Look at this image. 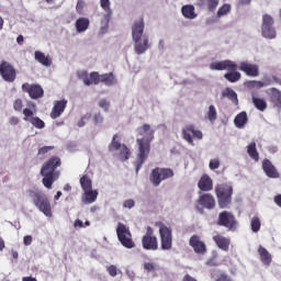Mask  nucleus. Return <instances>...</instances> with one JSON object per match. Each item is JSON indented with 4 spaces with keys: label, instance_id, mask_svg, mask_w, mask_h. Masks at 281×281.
Instances as JSON below:
<instances>
[{
    "label": "nucleus",
    "instance_id": "nucleus-53",
    "mask_svg": "<svg viewBox=\"0 0 281 281\" xmlns=\"http://www.w3.org/2000/svg\"><path fill=\"white\" fill-rule=\"evenodd\" d=\"M123 207H125V210H133V207H135V200L133 199L125 200L123 202Z\"/></svg>",
    "mask_w": 281,
    "mask_h": 281
},
{
    "label": "nucleus",
    "instance_id": "nucleus-54",
    "mask_svg": "<svg viewBox=\"0 0 281 281\" xmlns=\"http://www.w3.org/2000/svg\"><path fill=\"white\" fill-rule=\"evenodd\" d=\"M99 106H100V109H103V111H109V109L111 106V102H109L105 99H102L99 101Z\"/></svg>",
    "mask_w": 281,
    "mask_h": 281
},
{
    "label": "nucleus",
    "instance_id": "nucleus-17",
    "mask_svg": "<svg viewBox=\"0 0 281 281\" xmlns=\"http://www.w3.org/2000/svg\"><path fill=\"white\" fill-rule=\"evenodd\" d=\"M189 245L199 256H205L207 254V246L201 240L200 236L193 235L190 238Z\"/></svg>",
    "mask_w": 281,
    "mask_h": 281
},
{
    "label": "nucleus",
    "instance_id": "nucleus-9",
    "mask_svg": "<svg viewBox=\"0 0 281 281\" xmlns=\"http://www.w3.org/2000/svg\"><path fill=\"white\" fill-rule=\"evenodd\" d=\"M172 177H175L172 169L157 167L150 172L149 181L155 188H158V186H161L162 181L172 179Z\"/></svg>",
    "mask_w": 281,
    "mask_h": 281
},
{
    "label": "nucleus",
    "instance_id": "nucleus-12",
    "mask_svg": "<svg viewBox=\"0 0 281 281\" xmlns=\"http://www.w3.org/2000/svg\"><path fill=\"white\" fill-rule=\"evenodd\" d=\"M143 249L147 251H157L159 249V241L157 236H155V231L153 227H147L146 234L142 238Z\"/></svg>",
    "mask_w": 281,
    "mask_h": 281
},
{
    "label": "nucleus",
    "instance_id": "nucleus-31",
    "mask_svg": "<svg viewBox=\"0 0 281 281\" xmlns=\"http://www.w3.org/2000/svg\"><path fill=\"white\" fill-rule=\"evenodd\" d=\"M267 94L271 97L272 102L277 104V106H281V91L276 88H270L267 91Z\"/></svg>",
    "mask_w": 281,
    "mask_h": 281
},
{
    "label": "nucleus",
    "instance_id": "nucleus-57",
    "mask_svg": "<svg viewBox=\"0 0 281 281\" xmlns=\"http://www.w3.org/2000/svg\"><path fill=\"white\" fill-rule=\"evenodd\" d=\"M192 133H193V137H195V139H203V132L194 128V125H192Z\"/></svg>",
    "mask_w": 281,
    "mask_h": 281
},
{
    "label": "nucleus",
    "instance_id": "nucleus-34",
    "mask_svg": "<svg viewBox=\"0 0 281 281\" xmlns=\"http://www.w3.org/2000/svg\"><path fill=\"white\" fill-rule=\"evenodd\" d=\"M80 186L83 192L87 190H93V182L91 181V178L87 175L80 178Z\"/></svg>",
    "mask_w": 281,
    "mask_h": 281
},
{
    "label": "nucleus",
    "instance_id": "nucleus-20",
    "mask_svg": "<svg viewBox=\"0 0 281 281\" xmlns=\"http://www.w3.org/2000/svg\"><path fill=\"white\" fill-rule=\"evenodd\" d=\"M262 170L270 179H280V173L278 172V169H276L273 164H271V160L265 159L262 161Z\"/></svg>",
    "mask_w": 281,
    "mask_h": 281
},
{
    "label": "nucleus",
    "instance_id": "nucleus-10",
    "mask_svg": "<svg viewBox=\"0 0 281 281\" xmlns=\"http://www.w3.org/2000/svg\"><path fill=\"white\" fill-rule=\"evenodd\" d=\"M110 153H113V155H116L121 161H126V159H130L131 157V150L126 145H122L120 143V135L115 134L112 138L111 144L109 145Z\"/></svg>",
    "mask_w": 281,
    "mask_h": 281
},
{
    "label": "nucleus",
    "instance_id": "nucleus-27",
    "mask_svg": "<svg viewBox=\"0 0 281 281\" xmlns=\"http://www.w3.org/2000/svg\"><path fill=\"white\" fill-rule=\"evenodd\" d=\"M198 188H200L203 192H210V190L214 188V182L212 181V178H210V176L204 175L199 180Z\"/></svg>",
    "mask_w": 281,
    "mask_h": 281
},
{
    "label": "nucleus",
    "instance_id": "nucleus-14",
    "mask_svg": "<svg viewBox=\"0 0 281 281\" xmlns=\"http://www.w3.org/2000/svg\"><path fill=\"white\" fill-rule=\"evenodd\" d=\"M0 76L5 80V82H14V80H16V70L10 63L2 61L0 64Z\"/></svg>",
    "mask_w": 281,
    "mask_h": 281
},
{
    "label": "nucleus",
    "instance_id": "nucleus-6",
    "mask_svg": "<svg viewBox=\"0 0 281 281\" xmlns=\"http://www.w3.org/2000/svg\"><path fill=\"white\" fill-rule=\"evenodd\" d=\"M215 194L217 196L218 205L222 210L232 205V194H234V188L231 184H216Z\"/></svg>",
    "mask_w": 281,
    "mask_h": 281
},
{
    "label": "nucleus",
    "instance_id": "nucleus-16",
    "mask_svg": "<svg viewBox=\"0 0 281 281\" xmlns=\"http://www.w3.org/2000/svg\"><path fill=\"white\" fill-rule=\"evenodd\" d=\"M78 78H80L87 87H90V85H100V82H102V75L98 72H91L89 76L87 71L82 70L78 72Z\"/></svg>",
    "mask_w": 281,
    "mask_h": 281
},
{
    "label": "nucleus",
    "instance_id": "nucleus-25",
    "mask_svg": "<svg viewBox=\"0 0 281 281\" xmlns=\"http://www.w3.org/2000/svg\"><path fill=\"white\" fill-rule=\"evenodd\" d=\"M258 255H259V260L265 265V267H271V262H273V256L267 248L259 246L258 248Z\"/></svg>",
    "mask_w": 281,
    "mask_h": 281
},
{
    "label": "nucleus",
    "instance_id": "nucleus-36",
    "mask_svg": "<svg viewBox=\"0 0 281 281\" xmlns=\"http://www.w3.org/2000/svg\"><path fill=\"white\" fill-rule=\"evenodd\" d=\"M223 97L228 98V100L234 102V104H238V94L236 93V91H234V89L226 88L223 91Z\"/></svg>",
    "mask_w": 281,
    "mask_h": 281
},
{
    "label": "nucleus",
    "instance_id": "nucleus-5",
    "mask_svg": "<svg viewBox=\"0 0 281 281\" xmlns=\"http://www.w3.org/2000/svg\"><path fill=\"white\" fill-rule=\"evenodd\" d=\"M29 196L32 199L35 207H37L44 216L52 218V203L46 194H43L41 191L29 190Z\"/></svg>",
    "mask_w": 281,
    "mask_h": 281
},
{
    "label": "nucleus",
    "instance_id": "nucleus-52",
    "mask_svg": "<svg viewBox=\"0 0 281 281\" xmlns=\"http://www.w3.org/2000/svg\"><path fill=\"white\" fill-rule=\"evenodd\" d=\"M93 122L97 126H100V124H102V122H104V116H102V113L97 112L93 116Z\"/></svg>",
    "mask_w": 281,
    "mask_h": 281
},
{
    "label": "nucleus",
    "instance_id": "nucleus-32",
    "mask_svg": "<svg viewBox=\"0 0 281 281\" xmlns=\"http://www.w3.org/2000/svg\"><path fill=\"white\" fill-rule=\"evenodd\" d=\"M193 133H192V125H187L182 128V138L187 140L190 146H194V140L192 139Z\"/></svg>",
    "mask_w": 281,
    "mask_h": 281
},
{
    "label": "nucleus",
    "instance_id": "nucleus-62",
    "mask_svg": "<svg viewBox=\"0 0 281 281\" xmlns=\"http://www.w3.org/2000/svg\"><path fill=\"white\" fill-rule=\"evenodd\" d=\"M182 281H198L196 279H194V277H191L190 274H187L183 277Z\"/></svg>",
    "mask_w": 281,
    "mask_h": 281
},
{
    "label": "nucleus",
    "instance_id": "nucleus-47",
    "mask_svg": "<svg viewBox=\"0 0 281 281\" xmlns=\"http://www.w3.org/2000/svg\"><path fill=\"white\" fill-rule=\"evenodd\" d=\"M273 26V18L269 14H265L262 16L261 27H272Z\"/></svg>",
    "mask_w": 281,
    "mask_h": 281
},
{
    "label": "nucleus",
    "instance_id": "nucleus-49",
    "mask_svg": "<svg viewBox=\"0 0 281 281\" xmlns=\"http://www.w3.org/2000/svg\"><path fill=\"white\" fill-rule=\"evenodd\" d=\"M87 8V2L85 0H78L76 4L77 14H85V9Z\"/></svg>",
    "mask_w": 281,
    "mask_h": 281
},
{
    "label": "nucleus",
    "instance_id": "nucleus-56",
    "mask_svg": "<svg viewBox=\"0 0 281 281\" xmlns=\"http://www.w3.org/2000/svg\"><path fill=\"white\" fill-rule=\"evenodd\" d=\"M33 241H34V238L32 237V235H25L23 237V245L25 247H30V245H32Z\"/></svg>",
    "mask_w": 281,
    "mask_h": 281
},
{
    "label": "nucleus",
    "instance_id": "nucleus-33",
    "mask_svg": "<svg viewBox=\"0 0 281 281\" xmlns=\"http://www.w3.org/2000/svg\"><path fill=\"white\" fill-rule=\"evenodd\" d=\"M245 87H247L248 89H262V87H269V83L268 81H257V80H249V81H246L245 83Z\"/></svg>",
    "mask_w": 281,
    "mask_h": 281
},
{
    "label": "nucleus",
    "instance_id": "nucleus-35",
    "mask_svg": "<svg viewBox=\"0 0 281 281\" xmlns=\"http://www.w3.org/2000/svg\"><path fill=\"white\" fill-rule=\"evenodd\" d=\"M247 153L249 157L254 159V161H259L260 155L258 154V149L256 148V143L252 142L247 146Z\"/></svg>",
    "mask_w": 281,
    "mask_h": 281
},
{
    "label": "nucleus",
    "instance_id": "nucleus-41",
    "mask_svg": "<svg viewBox=\"0 0 281 281\" xmlns=\"http://www.w3.org/2000/svg\"><path fill=\"white\" fill-rule=\"evenodd\" d=\"M205 117L206 120H209V122H211V124H214V122H216V119L218 117L216 113V106L210 105Z\"/></svg>",
    "mask_w": 281,
    "mask_h": 281
},
{
    "label": "nucleus",
    "instance_id": "nucleus-29",
    "mask_svg": "<svg viewBox=\"0 0 281 281\" xmlns=\"http://www.w3.org/2000/svg\"><path fill=\"white\" fill-rule=\"evenodd\" d=\"M247 122H249V117L247 116V112L243 111L237 114L234 119V124L236 128H243L246 126Z\"/></svg>",
    "mask_w": 281,
    "mask_h": 281
},
{
    "label": "nucleus",
    "instance_id": "nucleus-8",
    "mask_svg": "<svg viewBox=\"0 0 281 281\" xmlns=\"http://www.w3.org/2000/svg\"><path fill=\"white\" fill-rule=\"evenodd\" d=\"M37 112L38 110L36 109V103L29 102L27 106L23 110V120L24 122H30L32 126H35V128H45V122L38 119V116H34Z\"/></svg>",
    "mask_w": 281,
    "mask_h": 281
},
{
    "label": "nucleus",
    "instance_id": "nucleus-60",
    "mask_svg": "<svg viewBox=\"0 0 281 281\" xmlns=\"http://www.w3.org/2000/svg\"><path fill=\"white\" fill-rule=\"evenodd\" d=\"M10 124L12 126H16V124H19V117L16 116H12L10 120H9Z\"/></svg>",
    "mask_w": 281,
    "mask_h": 281
},
{
    "label": "nucleus",
    "instance_id": "nucleus-64",
    "mask_svg": "<svg viewBox=\"0 0 281 281\" xmlns=\"http://www.w3.org/2000/svg\"><path fill=\"white\" fill-rule=\"evenodd\" d=\"M22 281H36V279L32 278V277H24L22 279Z\"/></svg>",
    "mask_w": 281,
    "mask_h": 281
},
{
    "label": "nucleus",
    "instance_id": "nucleus-4",
    "mask_svg": "<svg viewBox=\"0 0 281 281\" xmlns=\"http://www.w3.org/2000/svg\"><path fill=\"white\" fill-rule=\"evenodd\" d=\"M210 69L212 71H228L224 75V78L228 80V82H238L243 75H240L238 70V64L232 61L229 59L222 61H213L210 64Z\"/></svg>",
    "mask_w": 281,
    "mask_h": 281
},
{
    "label": "nucleus",
    "instance_id": "nucleus-30",
    "mask_svg": "<svg viewBox=\"0 0 281 281\" xmlns=\"http://www.w3.org/2000/svg\"><path fill=\"white\" fill-rule=\"evenodd\" d=\"M221 0H200V5L206 8L209 12H214L218 8Z\"/></svg>",
    "mask_w": 281,
    "mask_h": 281
},
{
    "label": "nucleus",
    "instance_id": "nucleus-37",
    "mask_svg": "<svg viewBox=\"0 0 281 281\" xmlns=\"http://www.w3.org/2000/svg\"><path fill=\"white\" fill-rule=\"evenodd\" d=\"M252 103L258 111H266L267 110V101L262 98H258L256 95H252Z\"/></svg>",
    "mask_w": 281,
    "mask_h": 281
},
{
    "label": "nucleus",
    "instance_id": "nucleus-19",
    "mask_svg": "<svg viewBox=\"0 0 281 281\" xmlns=\"http://www.w3.org/2000/svg\"><path fill=\"white\" fill-rule=\"evenodd\" d=\"M198 205L205 207V210H214L216 207V200L210 193H204L198 199Z\"/></svg>",
    "mask_w": 281,
    "mask_h": 281
},
{
    "label": "nucleus",
    "instance_id": "nucleus-51",
    "mask_svg": "<svg viewBox=\"0 0 281 281\" xmlns=\"http://www.w3.org/2000/svg\"><path fill=\"white\" fill-rule=\"evenodd\" d=\"M210 170H218L221 168V160L218 158H213L209 162Z\"/></svg>",
    "mask_w": 281,
    "mask_h": 281
},
{
    "label": "nucleus",
    "instance_id": "nucleus-3",
    "mask_svg": "<svg viewBox=\"0 0 281 281\" xmlns=\"http://www.w3.org/2000/svg\"><path fill=\"white\" fill-rule=\"evenodd\" d=\"M58 167H60V158L52 157L41 169L42 182L47 190H52V186L60 177V172L56 171Z\"/></svg>",
    "mask_w": 281,
    "mask_h": 281
},
{
    "label": "nucleus",
    "instance_id": "nucleus-26",
    "mask_svg": "<svg viewBox=\"0 0 281 281\" xmlns=\"http://www.w3.org/2000/svg\"><path fill=\"white\" fill-rule=\"evenodd\" d=\"M98 190L89 189L87 191H83L81 195V201L85 203V205H91L92 203H95L98 201Z\"/></svg>",
    "mask_w": 281,
    "mask_h": 281
},
{
    "label": "nucleus",
    "instance_id": "nucleus-58",
    "mask_svg": "<svg viewBox=\"0 0 281 281\" xmlns=\"http://www.w3.org/2000/svg\"><path fill=\"white\" fill-rule=\"evenodd\" d=\"M144 269H145V271H148V272L155 271V263H153V262H145L144 263Z\"/></svg>",
    "mask_w": 281,
    "mask_h": 281
},
{
    "label": "nucleus",
    "instance_id": "nucleus-18",
    "mask_svg": "<svg viewBox=\"0 0 281 281\" xmlns=\"http://www.w3.org/2000/svg\"><path fill=\"white\" fill-rule=\"evenodd\" d=\"M22 91H25L29 93L30 98L32 100H38V98H43V88L38 85H30V83H24L22 85Z\"/></svg>",
    "mask_w": 281,
    "mask_h": 281
},
{
    "label": "nucleus",
    "instance_id": "nucleus-24",
    "mask_svg": "<svg viewBox=\"0 0 281 281\" xmlns=\"http://www.w3.org/2000/svg\"><path fill=\"white\" fill-rule=\"evenodd\" d=\"M91 25V20H89V18H78L75 22V30L77 32V34H85V32H87V30H89Z\"/></svg>",
    "mask_w": 281,
    "mask_h": 281
},
{
    "label": "nucleus",
    "instance_id": "nucleus-46",
    "mask_svg": "<svg viewBox=\"0 0 281 281\" xmlns=\"http://www.w3.org/2000/svg\"><path fill=\"white\" fill-rule=\"evenodd\" d=\"M106 271L111 278H115L116 276H120L122 273V270L117 269V266L111 265L106 267Z\"/></svg>",
    "mask_w": 281,
    "mask_h": 281
},
{
    "label": "nucleus",
    "instance_id": "nucleus-40",
    "mask_svg": "<svg viewBox=\"0 0 281 281\" xmlns=\"http://www.w3.org/2000/svg\"><path fill=\"white\" fill-rule=\"evenodd\" d=\"M261 34L265 38H276V27L261 26Z\"/></svg>",
    "mask_w": 281,
    "mask_h": 281
},
{
    "label": "nucleus",
    "instance_id": "nucleus-59",
    "mask_svg": "<svg viewBox=\"0 0 281 281\" xmlns=\"http://www.w3.org/2000/svg\"><path fill=\"white\" fill-rule=\"evenodd\" d=\"M90 117H91V114L85 115V116L78 122V126H79V127L85 126V120H89Z\"/></svg>",
    "mask_w": 281,
    "mask_h": 281
},
{
    "label": "nucleus",
    "instance_id": "nucleus-2",
    "mask_svg": "<svg viewBox=\"0 0 281 281\" xmlns=\"http://www.w3.org/2000/svg\"><path fill=\"white\" fill-rule=\"evenodd\" d=\"M144 19H139L132 25V38L134 41V52L138 56L146 54L150 49V41L148 35L144 34Z\"/></svg>",
    "mask_w": 281,
    "mask_h": 281
},
{
    "label": "nucleus",
    "instance_id": "nucleus-61",
    "mask_svg": "<svg viewBox=\"0 0 281 281\" xmlns=\"http://www.w3.org/2000/svg\"><path fill=\"white\" fill-rule=\"evenodd\" d=\"M50 149H52V147H42V148L38 150V154H40V155H45L46 153H49Z\"/></svg>",
    "mask_w": 281,
    "mask_h": 281
},
{
    "label": "nucleus",
    "instance_id": "nucleus-28",
    "mask_svg": "<svg viewBox=\"0 0 281 281\" xmlns=\"http://www.w3.org/2000/svg\"><path fill=\"white\" fill-rule=\"evenodd\" d=\"M34 59L40 63V65H43V67H49L52 65V57L49 55H45V53L36 50L34 53Z\"/></svg>",
    "mask_w": 281,
    "mask_h": 281
},
{
    "label": "nucleus",
    "instance_id": "nucleus-43",
    "mask_svg": "<svg viewBox=\"0 0 281 281\" xmlns=\"http://www.w3.org/2000/svg\"><path fill=\"white\" fill-rule=\"evenodd\" d=\"M212 278L214 281H234L227 274H225L224 272H221L218 270H215L212 272Z\"/></svg>",
    "mask_w": 281,
    "mask_h": 281
},
{
    "label": "nucleus",
    "instance_id": "nucleus-42",
    "mask_svg": "<svg viewBox=\"0 0 281 281\" xmlns=\"http://www.w3.org/2000/svg\"><path fill=\"white\" fill-rule=\"evenodd\" d=\"M262 223L260 222V217H258V215L252 216L250 220L251 232H254V234H258V231L260 229Z\"/></svg>",
    "mask_w": 281,
    "mask_h": 281
},
{
    "label": "nucleus",
    "instance_id": "nucleus-23",
    "mask_svg": "<svg viewBox=\"0 0 281 281\" xmlns=\"http://www.w3.org/2000/svg\"><path fill=\"white\" fill-rule=\"evenodd\" d=\"M181 14L184 19L189 21H194V19L199 18V13L196 12V8L193 4H184L181 7Z\"/></svg>",
    "mask_w": 281,
    "mask_h": 281
},
{
    "label": "nucleus",
    "instance_id": "nucleus-38",
    "mask_svg": "<svg viewBox=\"0 0 281 281\" xmlns=\"http://www.w3.org/2000/svg\"><path fill=\"white\" fill-rule=\"evenodd\" d=\"M229 12H232V4L225 3L217 10L216 19H223V16H227Z\"/></svg>",
    "mask_w": 281,
    "mask_h": 281
},
{
    "label": "nucleus",
    "instance_id": "nucleus-48",
    "mask_svg": "<svg viewBox=\"0 0 281 281\" xmlns=\"http://www.w3.org/2000/svg\"><path fill=\"white\" fill-rule=\"evenodd\" d=\"M100 5L106 12L105 15H111V0H100Z\"/></svg>",
    "mask_w": 281,
    "mask_h": 281
},
{
    "label": "nucleus",
    "instance_id": "nucleus-50",
    "mask_svg": "<svg viewBox=\"0 0 281 281\" xmlns=\"http://www.w3.org/2000/svg\"><path fill=\"white\" fill-rule=\"evenodd\" d=\"M89 225H91V222H82V220H76L74 223L75 229H85V227H89Z\"/></svg>",
    "mask_w": 281,
    "mask_h": 281
},
{
    "label": "nucleus",
    "instance_id": "nucleus-15",
    "mask_svg": "<svg viewBox=\"0 0 281 281\" xmlns=\"http://www.w3.org/2000/svg\"><path fill=\"white\" fill-rule=\"evenodd\" d=\"M239 71L246 74L248 78H258L260 76V66L249 60H244L239 63Z\"/></svg>",
    "mask_w": 281,
    "mask_h": 281
},
{
    "label": "nucleus",
    "instance_id": "nucleus-44",
    "mask_svg": "<svg viewBox=\"0 0 281 281\" xmlns=\"http://www.w3.org/2000/svg\"><path fill=\"white\" fill-rule=\"evenodd\" d=\"M109 21H111V15H103V19L101 20V26L99 34H106L109 32Z\"/></svg>",
    "mask_w": 281,
    "mask_h": 281
},
{
    "label": "nucleus",
    "instance_id": "nucleus-13",
    "mask_svg": "<svg viewBox=\"0 0 281 281\" xmlns=\"http://www.w3.org/2000/svg\"><path fill=\"white\" fill-rule=\"evenodd\" d=\"M217 225L226 227V229H229L231 232H236V229H238V221H236L234 214L227 211L220 213Z\"/></svg>",
    "mask_w": 281,
    "mask_h": 281
},
{
    "label": "nucleus",
    "instance_id": "nucleus-63",
    "mask_svg": "<svg viewBox=\"0 0 281 281\" xmlns=\"http://www.w3.org/2000/svg\"><path fill=\"white\" fill-rule=\"evenodd\" d=\"M274 203H277L279 205V207H281V194H279L274 198Z\"/></svg>",
    "mask_w": 281,
    "mask_h": 281
},
{
    "label": "nucleus",
    "instance_id": "nucleus-22",
    "mask_svg": "<svg viewBox=\"0 0 281 281\" xmlns=\"http://www.w3.org/2000/svg\"><path fill=\"white\" fill-rule=\"evenodd\" d=\"M213 240L215 245H217L218 249H222V251H229V245L232 243V239H229V237H225L221 234H215L213 236Z\"/></svg>",
    "mask_w": 281,
    "mask_h": 281
},
{
    "label": "nucleus",
    "instance_id": "nucleus-45",
    "mask_svg": "<svg viewBox=\"0 0 281 281\" xmlns=\"http://www.w3.org/2000/svg\"><path fill=\"white\" fill-rule=\"evenodd\" d=\"M216 258H218V252L216 250H213L212 257L206 261V265L209 267H218V265H221V262H217Z\"/></svg>",
    "mask_w": 281,
    "mask_h": 281
},
{
    "label": "nucleus",
    "instance_id": "nucleus-1",
    "mask_svg": "<svg viewBox=\"0 0 281 281\" xmlns=\"http://www.w3.org/2000/svg\"><path fill=\"white\" fill-rule=\"evenodd\" d=\"M153 139H155V130L150 125L144 124L138 127V137L136 139L137 155L135 161L136 172H139V169L148 159L150 155V142H153Z\"/></svg>",
    "mask_w": 281,
    "mask_h": 281
},
{
    "label": "nucleus",
    "instance_id": "nucleus-21",
    "mask_svg": "<svg viewBox=\"0 0 281 281\" xmlns=\"http://www.w3.org/2000/svg\"><path fill=\"white\" fill-rule=\"evenodd\" d=\"M65 109H67V100L55 101L50 112L52 120H57L61 113H65Z\"/></svg>",
    "mask_w": 281,
    "mask_h": 281
},
{
    "label": "nucleus",
    "instance_id": "nucleus-7",
    "mask_svg": "<svg viewBox=\"0 0 281 281\" xmlns=\"http://www.w3.org/2000/svg\"><path fill=\"white\" fill-rule=\"evenodd\" d=\"M160 236V249L162 251H170L172 249V228L164 224V222H156Z\"/></svg>",
    "mask_w": 281,
    "mask_h": 281
},
{
    "label": "nucleus",
    "instance_id": "nucleus-55",
    "mask_svg": "<svg viewBox=\"0 0 281 281\" xmlns=\"http://www.w3.org/2000/svg\"><path fill=\"white\" fill-rule=\"evenodd\" d=\"M14 111L21 112L23 111V100L16 99L13 103Z\"/></svg>",
    "mask_w": 281,
    "mask_h": 281
},
{
    "label": "nucleus",
    "instance_id": "nucleus-39",
    "mask_svg": "<svg viewBox=\"0 0 281 281\" xmlns=\"http://www.w3.org/2000/svg\"><path fill=\"white\" fill-rule=\"evenodd\" d=\"M101 82H104L108 87H113V85H117V81L115 80V77L110 74L101 75Z\"/></svg>",
    "mask_w": 281,
    "mask_h": 281
},
{
    "label": "nucleus",
    "instance_id": "nucleus-11",
    "mask_svg": "<svg viewBox=\"0 0 281 281\" xmlns=\"http://www.w3.org/2000/svg\"><path fill=\"white\" fill-rule=\"evenodd\" d=\"M116 234L123 247H126L127 249H133V247H135V243L133 241L131 231L127 228L126 225L119 223Z\"/></svg>",
    "mask_w": 281,
    "mask_h": 281
}]
</instances>
